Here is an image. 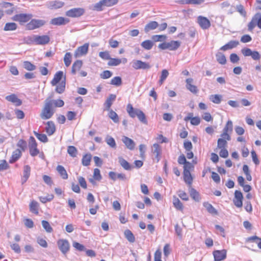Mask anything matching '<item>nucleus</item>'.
Listing matches in <instances>:
<instances>
[{"mask_svg": "<svg viewBox=\"0 0 261 261\" xmlns=\"http://www.w3.org/2000/svg\"><path fill=\"white\" fill-rule=\"evenodd\" d=\"M54 113L55 111L54 108H53V101L51 99H46L44 106L40 115L41 118L43 120L50 119Z\"/></svg>", "mask_w": 261, "mask_h": 261, "instance_id": "1", "label": "nucleus"}, {"mask_svg": "<svg viewBox=\"0 0 261 261\" xmlns=\"http://www.w3.org/2000/svg\"><path fill=\"white\" fill-rule=\"evenodd\" d=\"M180 45V42L178 41H171L170 42H164L159 45V48L165 50L169 49L170 50H175L177 49Z\"/></svg>", "mask_w": 261, "mask_h": 261, "instance_id": "2", "label": "nucleus"}, {"mask_svg": "<svg viewBox=\"0 0 261 261\" xmlns=\"http://www.w3.org/2000/svg\"><path fill=\"white\" fill-rule=\"evenodd\" d=\"M46 21L43 19H32L28 24L27 28L29 30H33L43 26Z\"/></svg>", "mask_w": 261, "mask_h": 261, "instance_id": "3", "label": "nucleus"}, {"mask_svg": "<svg viewBox=\"0 0 261 261\" xmlns=\"http://www.w3.org/2000/svg\"><path fill=\"white\" fill-rule=\"evenodd\" d=\"M30 154L32 156H36L39 152L37 148V143L33 137H30L29 142Z\"/></svg>", "mask_w": 261, "mask_h": 261, "instance_id": "4", "label": "nucleus"}, {"mask_svg": "<svg viewBox=\"0 0 261 261\" xmlns=\"http://www.w3.org/2000/svg\"><path fill=\"white\" fill-rule=\"evenodd\" d=\"M33 17L31 14H18L13 16L12 19L20 23H25L29 21Z\"/></svg>", "mask_w": 261, "mask_h": 261, "instance_id": "5", "label": "nucleus"}, {"mask_svg": "<svg viewBox=\"0 0 261 261\" xmlns=\"http://www.w3.org/2000/svg\"><path fill=\"white\" fill-rule=\"evenodd\" d=\"M85 10L82 8H76L70 9L66 12V15L70 17H78L83 15Z\"/></svg>", "mask_w": 261, "mask_h": 261, "instance_id": "6", "label": "nucleus"}, {"mask_svg": "<svg viewBox=\"0 0 261 261\" xmlns=\"http://www.w3.org/2000/svg\"><path fill=\"white\" fill-rule=\"evenodd\" d=\"M132 67L136 70L148 69L151 66L148 63L141 60H134L132 62Z\"/></svg>", "mask_w": 261, "mask_h": 261, "instance_id": "7", "label": "nucleus"}, {"mask_svg": "<svg viewBox=\"0 0 261 261\" xmlns=\"http://www.w3.org/2000/svg\"><path fill=\"white\" fill-rule=\"evenodd\" d=\"M89 46V43H86L83 45L77 47L74 53V57L78 58L86 55L88 53Z\"/></svg>", "mask_w": 261, "mask_h": 261, "instance_id": "8", "label": "nucleus"}, {"mask_svg": "<svg viewBox=\"0 0 261 261\" xmlns=\"http://www.w3.org/2000/svg\"><path fill=\"white\" fill-rule=\"evenodd\" d=\"M57 245L60 251L64 254H66L69 250L70 245L67 240L60 239L57 242Z\"/></svg>", "mask_w": 261, "mask_h": 261, "instance_id": "9", "label": "nucleus"}, {"mask_svg": "<svg viewBox=\"0 0 261 261\" xmlns=\"http://www.w3.org/2000/svg\"><path fill=\"white\" fill-rule=\"evenodd\" d=\"M232 122L231 120H228L223 128V133L221 135V137H223L228 141L230 140L231 137L228 134L229 133H231L232 131Z\"/></svg>", "mask_w": 261, "mask_h": 261, "instance_id": "10", "label": "nucleus"}, {"mask_svg": "<svg viewBox=\"0 0 261 261\" xmlns=\"http://www.w3.org/2000/svg\"><path fill=\"white\" fill-rule=\"evenodd\" d=\"M197 22L203 30L208 29L211 27L210 21L206 17L202 16H198Z\"/></svg>", "mask_w": 261, "mask_h": 261, "instance_id": "11", "label": "nucleus"}, {"mask_svg": "<svg viewBox=\"0 0 261 261\" xmlns=\"http://www.w3.org/2000/svg\"><path fill=\"white\" fill-rule=\"evenodd\" d=\"M243 194L240 191L236 190L234 192V198L233 200L234 204L237 207H241L243 205Z\"/></svg>", "mask_w": 261, "mask_h": 261, "instance_id": "12", "label": "nucleus"}, {"mask_svg": "<svg viewBox=\"0 0 261 261\" xmlns=\"http://www.w3.org/2000/svg\"><path fill=\"white\" fill-rule=\"evenodd\" d=\"M227 251L225 249L215 250L213 252L215 261H221L226 257Z\"/></svg>", "mask_w": 261, "mask_h": 261, "instance_id": "13", "label": "nucleus"}, {"mask_svg": "<svg viewBox=\"0 0 261 261\" xmlns=\"http://www.w3.org/2000/svg\"><path fill=\"white\" fill-rule=\"evenodd\" d=\"M35 44L43 45L47 44L50 41V37L48 35L39 36L36 35Z\"/></svg>", "mask_w": 261, "mask_h": 261, "instance_id": "14", "label": "nucleus"}, {"mask_svg": "<svg viewBox=\"0 0 261 261\" xmlns=\"http://www.w3.org/2000/svg\"><path fill=\"white\" fill-rule=\"evenodd\" d=\"M46 5L49 9L55 10L62 8L64 5V3L58 1H49L46 3Z\"/></svg>", "mask_w": 261, "mask_h": 261, "instance_id": "15", "label": "nucleus"}, {"mask_svg": "<svg viewBox=\"0 0 261 261\" xmlns=\"http://www.w3.org/2000/svg\"><path fill=\"white\" fill-rule=\"evenodd\" d=\"M121 140L127 148L130 150L134 149L136 144L132 139L126 136H123L122 137Z\"/></svg>", "mask_w": 261, "mask_h": 261, "instance_id": "16", "label": "nucleus"}, {"mask_svg": "<svg viewBox=\"0 0 261 261\" xmlns=\"http://www.w3.org/2000/svg\"><path fill=\"white\" fill-rule=\"evenodd\" d=\"M69 22V20L68 18H66L63 17H58L52 19L50 23L55 25H64Z\"/></svg>", "mask_w": 261, "mask_h": 261, "instance_id": "17", "label": "nucleus"}, {"mask_svg": "<svg viewBox=\"0 0 261 261\" xmlns=\"http://www.w3.org/2000/svg\"><path fill=\"white\" fill-rule=\"evenodd\" d=\"M116 98V95L115 94H111L109 95V97L107 98L104 103L106 110H110L111 107L112 105L113 102L115 100Z\"/></svg>", "mask_w": 261, "mask_h": 261, "instance_id": "18", "label": "nucleus"}, {"mask_svg": "<svg viewBox=\"0 0 261 261\" xmlns=\"http://www.w3.org/2000/svg\"><path fill=\"white\" fill-rule=\"evenodd\" d=\"M186 88L188 89L190 92L196 94L198 92L197 87L192 85V83L193 82V80L192 78L187 79L186 81Z\"/></svg>", "mask_w": 261, "mask_h": 261, "instance_id": "19", "label": "nucleus"}, {"mask_svg": "<svg viewBox=\"0 0 261 261\" xmlns=\"http://www.w3.org/2000/svg\"><path fill=\"white\" fill-rule=\"evenodd\" d=\"M6 99L13 103L16 106H19L22 104L21 100L14 94L7 96L6 97Z\"/></svg>", "mask_w": 261, "mask_h": 261, "instance_id": "20", "label": "nucleus"}, {"mask_svg": "<svg viewBox=\"0 0 261 261\" xmlns=\"http://www.w3.org/2000/svg\"><path fill=\"white\" fill-rule=\"evenodd\" d=\"M239 44L238 41L231 40L228 42L227 44L222 46L220 48L221 50L225 51L228 49H232L237 47Z\"/></svg>", "mask_w": 261, "mask_h": 261, "instance_id": "21", "label": "nucleus"}, {"mask_svg": "<svg viewBox=\"0 0 261 261\" xmlns=\"http://www.w3.org/2000/svg\"><path fill=\"white\" fill-rule=\"evenodd\" d=\"M21 152L22 151L20 149H17L14 150L13 152L11 159L9 160V163L12 164L18 160L21 156Z\"/></svg>", "mask_w": 261, "mask_h": 261, "instance_id": "22", "label": "nucleus"}, {"mask_svg": "<svg viewBox=\"0 0 261 261\" xmlns=\"http://www.w3.org/2000/svg\"><path fill=\"white\" fill-rule=\"evenodd\" d=\"M56 170L62 179H68V175L67 172L63 166L58 165Z\"/></svg>", "mask_w": 261, "mask_h": 261, "instance_id": "23", "label": "nucleus"}, {"mask_svg": "<svg viewBox=\"0 0 261 261\" xmlns=\"http://www.w3.org/2000/svg\"><path fill=\"white\" fill-rule=\"evenodd\" d=\"M137 111H140L139 109H135L133 106L128 103L126 107V111L128 114L129 116L132 118H135L137 116Z\"/></svg>", "mask_w": 261, "mask_h": 261, "instance_id": "24", "label": "nucleus"}, {"mask_svg": "<svg viewBox=\"0 0 261 261\" xmlns=\"http://www.w3.org/2000/svg\"><path fill=\"white\" fill-rule=\"evenodd\" d=\"M31 172V168L29 165H25L23 167V175L21 179L22 184H23L29 178Z\"/></svg>", "mask_w": 261, "mask_h": 261, "instance_id": "25", "label": "nucleus"}, {"mask_svg": "<svg viewBox=\"0 0 261 261\" xmlns=\"http://www.w3.org/2000/svg\"><path fill=\"white\" fill-rule=\"evenodd\" d=\"M46 133L49 135H52L56 130V127L53 121H48L45 128Z\"/></svg>", "mask_w": 261, "mask_h": 261, "instance_id": "26", "label": "nucleus"}, {"mask_svg": "<svg viewBox=\"0 0 261 261\" xmlns=\"http://www.w3.org/2000/svg\"><path fill=\"white\" fill-rule=\"evenodd\" d=\"M159 26V24L156 21H152L147 23L145 28L144 31L146 33L149 32L151 30L156 29Z\"/></svg>", "mask_w": 261, "mask_h": 261, "instance_id": "27", "label": "nucleus"}, {"mask_svg": "<svg viewBox=\"0 0 261 261\" xmlns=\"http://www.w3.org/2000/svg\"><path fill=\"white\" fill-rule=\"evenodd\" d=\"M63 75V73L62 71H60L57 72L55 74L54 79L51 81V84L53 86L56 85L62 80Z\"/></svg>", "mask_w": 261, "mask_h": 261, "instance_id": "28", "label": "nucleus"}, {"mask_svg": "<svg viewBox=\"0 0 261 261\" xmlns=\"http://www.w3.org/2000/svg\"><path fill=\"white\" fill-rule=\"evenodd\" d=\"M173 204L176 210L181 211L183 210L184 206L182 203L175 196H173Z\"/></svg>", "mask_w": 261, "mask_h": 261, "instance_id": "29", "label": "nucleus"}, {"mask_svg": "<svg viewBox=\"0 0 261 261\" xmlns=\"http://www.w3.org/2000/svg\"><path fill=\"white\" fill-rule=\"evenodd\" d=\"M152 152L153 154H155L156 158L158 160V161L160 160V155L161 153V146L157 143H155L153 145Z\"/></svg>", "mask_w": 261, "mask_h": 261, "instance_id": "30", "label": "nucleus"}, {"mask_svg": "<svg viewBox=\"0 0 261 261\" xmlns=\"http://www.w3.org/2000/svg\"><path fill=\"white\" fill-rule=\"evenodd\" d=\"M203 206L206 209L207 212L211 214H217L218 212L216 208L208 202H204L203 203Z\"/></svg>", "mask_w": 261, "mask_h": 261, "instance_id": "31", "label": "nucleus"}, {"mask_svg": "<svg viewBox=\"0 0 261 261\" xmlns=\"http://www.w3.org/2000/svg\"><path fill=\"white\" fill-rule=\"evenodd\" d=\"M189 193L191 197L195 201L197 202H199L201 197L199 193L194 188H191L189 190Z\"/></svg>", "mask_w": 261, "mask_h": 261, "instance_id": "32", "label": "nucleus"}, {"mask_svg": "<svg viewBox=\"0 0 261 261\" xmlns=\"http://www.w3.org/2000/svg\"><path fill=\"white\" fill-rule=\"evenodd\" d=\"M83 64L81 60H76L72 65L71 72L73 74H75L77 71H79Z\"/></svg>", "mask_w": 261, "mask_h": 261, "instance_id": "33", "label": "nucleus"}, {"mask_svg": "<svg viewBox=\"0 0 261 261\" xmlns=\"http://www.w3.org/2000/svg\"><path fill=\"white\" fill-rule=\"evenodd\" d=\"M119 163L121 165V166L126 170H130L132 169L131 165L128 163L127 161L124 160L122 157H119Z\"/></svg>", "mask_w": 261, "mask_h": 261, "instance_id": "34", "label": "nucleus"}, {"mask_svg": "<svg viewBox=\"0 0 261 261\" xmlns=\"http://www.w3.org/2000/svg\"><path fill=\"white\" fill-rule=\"evenodd\" d=\"M184 178L186 183L191 185L192 183L193 178L190 171H184Z\"/></svg>", "mask_w": 261, "mask_h": 261, "instance_id": "35", "label": "nucleus"}, {"mask_svg": "<svg viewBox=\"0 0 261 261\" xmlns=\"http://www.w3.org/2000/svg\"><path fill=\"white\" fill-rule=\"evenodd\" d=\"M141 46L146 50H150L153 46V42L150 40H146L141 43Z\"/></svg>", "mask_w": 261, "mask_h": 261, "instance_id": "36", "label": "nucleus"}, {"mask_svg": "<svg viewBox=\"0 0 261 261\" xmlns=\"http://www.w3.org/2000/svg\"><path fill=\"white\" fill-rule=\"evenodd\" d=\"M222 96L219 94L211 95L210 96V100L214 103L219 104L222 101Z\"/></svg>", "mask_w": 261, "mask_h": 261, "instance_id": "37", "label": "nucleus"}, {"mask_svg": "<svg viewBox=\"0 0 261 261\" xmlns=\"http://www.w3.org/2000/svg\"><path fill=\"white\" fill-rule=\"evenodd\" d=\"M137 112L138 113L136 114V116L138 117L140 121L143 124H147V120L145 114L141 110L137 111Z\"/></svg>", "mask_w": 261, "mask_h": 261, "instance_id": "38", "label": "nucleus"}, {"mask_svg": "<svg viewBox=\"0 0 261 261\" xmlns=\"http://www.w3.org/2000/svg\"><path fill=\"white\" fill-rule=\"evenodd\" d=\"M137 112L138 113L136 114V116L138 117L140 121L143 124H147V120L145 114L141 110L137 111Z\"/></svg>", "mask_w": 261, "mask_h": 261, "instance_id": "39", "label": "nucleus"}, {"mask_svg": "<svg viewBox=\"0 0 261 261\" xmlns=\"http://www.w3.org/2000/svg\"><path fill=\"white\" fill-rule=\"evenodd\" d=\"M17 28V25L14 22H8L6 23L4 30L5 31H14Z\"/></svg>", "mask_w": 261, "mask_h": 261, "instance_id": "40", "label": "nucleus"}, {"mask_svg": "<svg viewBox=\"0 0 261 261\" xmlns=\"http://www.w3.org/2000/svg\"><path fill=\"white\" fill-rule=\"evenodd\" d=\"M221 138L218 139L217 142V147L218 148H226L228 141L226 138H224L223 137H221Z\"/></svg>", "mask_w": 261, "mask_h": 261, "instance_id": "41", "label": "nucleus"}, {"mask_svg": "<svg viewBox=\"0 0 261 261\" xmlns=\"http://www.w3.org/2000/svg\"><path fill=\"white\" fill-rule=\"evenodd\" d=\"M38 203L35 201H33L30 204V211L35 214H38Z\"/></svg>", "mask_w": 261, "mask_h": 261, "instance_id": "42", "label": "nucleus"}, {"mask_svg": "<svg viewBox=\"0 0 261 261\" xmlns=\"http://www.w3.org/2000/svg\"><path fill=\"white\" fill-rule=\"evenodd\" d=\"M65 79H64L57 86L56 88V91L59 94L62 93L65 91Z\"/></svg>", "mask_w": 261, "mask_h": 261, "instance_id": "43", "label": "nucleus"}, {"mask_svg": "<svg viewBox=\"0 0 261 261\" xmlns=\"http://www.w3.org/2000/svg\"><path fill=\"white\" fill-rule=\"evenodd\" d=\"M105 7V6H104L102 0H101L93 5L92 10L97 11H101L103 10Z\"/></svg>", "mask_w": 261, "mask_h": 261, "instance_id": "44", "label": "nucleus"}, {"mask_svg": "<svg viewBox=\"0 0 261 261\" xmlns=\"http://www.w3.org/2000/svg\"><path fill=\"white\" fill-rule=\"evenodd\" d=\"M106 142L108 145L112 148H116V143L114 139L110 136H107L106 138Z\"/></svg>", "mask_w": 261, "mask_h": 261, "instance_id": "45", "label": "nucleus"}, {"mask_svg": "<svg viewBox=\"0 0 261 261\" xmlns=\"http://www.w3.org/2000/svg\"><path fill=\"white\" fill-rule=\"evenodd\" d=\"M124 236L127 240L131 243H133L135 241V238L130 230L127 229L124 231Z\"/></svg>", "mask_w": 261, "mask_h": 261, "instance_id": "46", "label": "nucleus"}, {"mask_svg": "<svg viewBox=\"0 0 261 261\" xmlns=\"http://www.w3.org/2000/svg\"><path fill=\"white\" fill-rule=\"evenodd\" d=\"M256 25H257V17L255 14L248 24V30L250 32L252 31Z\"/></svg>", "mask_w": 261, "mask_h": 261, "instance_id": "47", "label": "nucleus"}, {"mask_svg": "<svg viewBox=\"0 0 261 261\" xmlns=\"http://www.w3.org/2000/svg\"><path fill=\"white\" fill-rule=\"evenodd\" d=\"M216 59L219 63L224 65L226 62V57L224 55L221 53H218L216 54Z\"/></svg>", "mask_w": 261, "mask_h": 261, "instance_id": "48", "label": "nucleus"}, {"mask_svg": "<svg viewBox=\"0 0 261 261\" xmlns=\"http://www.w3.org/2000/svg\"><path fill=\"white\" fill-rule=\"evenodd\" d=\"M204 2V0H182V4L199 5L202 4Z\"/></svg>", "mask_w": 261, "mask_h": 261, "instance_id": "49", "label": "nucleus"}, {"mask_svg": "<svg viewBox=\"0 0 261 261\" xmlns=\"http://www.w3.org/2000/svg\"><path fill=\"white\" fill-rule=\"evenodd\" d=\"M109 117L115 122L118 123L119 122V117L117 113L113 110L110 109Z\"/></svg>", "mask_w": 261, "mask_h": 261, "instance_id": "50", "label": "nucleus"}, {"mask_svg": "<svg viewBox=\"0 0 261 261\" xmlns=\"http://www.w3.org/2000/svg\"><path fill=\"white\" fill-rule=\"evenodd\" d=\"M67 152L71 156L75 158L77 154V150L74 146H69L67 148Z\"/></svg>", "mask_w": 261, "mask_h": 261, "instance_id": "51", "label": "nucleus"}, {"mask_svg": "<svg viewBox=\"0 0 261 261\" xmlns=\"http://www.w3.org/2000/svg\"><path fill=\"white\" fill-rule=\"evenodd\" d=\"M23 67L27 70L33 71L36 69L35 65L31 63L29 61H24L23 63Z\"/></svg>", "mask_w": 261, "mask_h": 261, "instance_id": "52", "label": "nucleus"}, {"mask_svg": "<svg viewBox=\"0 0 261 261\" xmlns=\"http://www.w3.org/2000/svg\"><path fill=\"white\" fill-rule=\"evenodd\" d=\"M121 63V60L118 58H110L109 61L108 62V65L111 66H118Z\"/></svg>", "mask_w": 261, "mask_h": 261, "instance_id": "53", "label": "nucleus"}, {"mask_svg": "<svg viewBox=\"0 0 261 261\" xmlns=\"http://www.w3.org/2000/svg\"><path fill=\"white\" fill-rule=\"evenodd\" d=\"M34 134L38 140L42 142H47L48 141V138L46 135L44 134H40L35 131L34 132Z\"/></svg>", "mask_w": 261, "mask_h": 261, "instance_id": "54", "label": "nucleus"}, {"mask_svg": "<svg viewBox=\"0 0 261 261\" xmlns=\"http://www.w3.org/2000/svg\"><path fill=\"white\" fill-rule=\"evenodd\" d=\"M71 54L69 52L66 53L64 57V62L66 67L69 66L71 63Z\"/></svg>", "mask_w": 261, "mask_h": 261, "instance_id": "55", "label": "nucleus"}, {"mask_svg": "<svg viewBox=\"0 0 261 261\" xmlns=\"http://www.w3.org/2000/svg\"><path fill=\"white\" fill-rule=\"evenodd\" d=\"M41 223L43 227L46 230V232L50 233L53 231V228L51 227L50 225L49 224L48 221L45 220H42Z\"/></svg>", "mask_w": 261, "mask_h": 261, "instance_id": "56", "label": "nucleus"}, {"mask_svg": "<svg viewBox=\"0 0 261 261\" xmlns=\"http://www.w3.org/2000/svg\"><path fill=\"white\" fill-rule=\"evenodd\" d=\"M168 75L169 72L167 70L163 69L162 71L161 75L160 76V79L159 82L160 85H161L163 83V82L165 81V80L166 79Z\"/></svg>", "mask_w": 261, "mask_h": 261, "instance_id": "57", "label": "nucleus"}, {"mask_svg": "<svg viewBox=\"0 0 261 261\" xmlns=\"http://www.w3.org/2000/svg\"><path fill=\"white\" fill-rule=\"evenodd\" d=\"M110 84L116 86H119L122 84L121 78L120 76H115L111 80Z\"/></svg>", "mask_w": 261, "mask_h": 261, "instance_id": "58", "label": "nucleus"}, {"mask_svg": "<svg viewBox=\"0 0 261 261\" xmlns=\"http://www.w3.org/2000/svg\"><path fill=\"white\" fill-rule=\"evenodd\" d=\"M91 160V155L87 154L84 155L82 159V164L84 166H87L90 165Z\"/></svg>", "mask_w": 261, "mask_h": 261, "instance_id": "59", "label": "nucleus"}, {"mask_svg": "<svg viewBox=\"0 0 261 261\" xmlns=\"http://www.w3.org/2000/svg\"><path fill=\"white\" fill-rule=\"evenodd\" d=\"M236 9L237 11L241 15L245 17L247 15V13L245 10L244 6L242 5H238L236 6Z\"/></svg>", "mask_w": 261, "mask_h": 261, "instance_id": "60", "label": "nucleus"}, {"mask_svg": "<svg viewBox=\"0 0 261 261\" xmlns=\"http://www.w3.org/2000/svg\"><path fill=\"white\" fill-rule=\"evenodd\" d=\"M105 7H110L116 5L118 0H102Z\"/></svg>", "mask_w": 261, "mask_h": 261, "instance_id": "61", "label": "nucleus"}, {"mask_svg": "<svg viewBox=\"0 0 261 261\" xmlns=\"http://www.w3.org/2000/svg\"><path fill=\"white\" fill-rule=\"evenodd\" d=\"M152 39L154 42L163 41L167 39V36L164 35H155L152 36Z\"/></svg>", "mask_w": 261, "mask_h": 261, "instance_id": "62", "label": "nucleus"}, {"mask_svg": "<svg viewBox=\"0 0 261 261\" xmlns=\"http://www.w3.org/2000/svg\"><path fill=\"white\" fill-rule=\"evenodd\" d=\"M35 38H36V35H32L31 36H27L24 38V41L27 44H35Z\"/></svg>", "mask_w": 261, "mask_h": 261, "instance_id": "63", "label": "nucleus"}, {"mask_svg": "<svg viewBox=\"0 0 261 261\" xmlns=\"http://www.w3.org/2000/svg\"><path fill=\"white\" fill-rule=\"evenodd\" d=\"M17 146L18 147L21 151H24L27 148V142L22 139H20L18 141Z\"/></svg>", "mask_w": 261, "mask_h": 261, "instance_id": "64", "label": "nucleus"}]
</instances>
